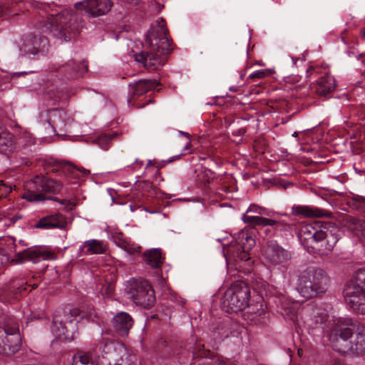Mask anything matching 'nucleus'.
I'll use <instances>...</instances> for the list:
<instances>
[{"label": "nucleus", "mask_w": 365, "mask_h": 365, "mask_svg": "<svg viewBox=\"0 0 365 365\" xmlns=\"http://www.w3.org/2000/svg\"><path fill=\"white\" fill-rule=\"evenodd\" d=\"M39 9L43 19L37 23V29L51 34L62 43L76 39L85 28L81 16L71 11L61 9L53 3L41 4Z\"/></svg>", "instance_id": "nucleus-1"}, {"label": "nucleus", "mask_w": 365, "mask_h": 365, "mask_svg": "<svg viewBox=\"0 0 365 365\" xmlns=\"http://www.w3.org/2000/svg\"><path fill=\"white\" fill-rule=\"evenodd\" d=\"M354 328L352 324L341 318L333 319L330 327L325 331V336L329 339L332 348L339 353H364L365 327L358 326L355 334Z\"/></svg>", "instance_id": "nucleus-2"}, {"label": "nucleus", "mask_w": 365, "mask_h": 365, "mask_svg": "<svg viewBox=\"0 0 365 365\" xmlns=\"http://www.w3.org/2000/svg\"><path fill=\"white\" fill-rule=\"evenodd\" d=\"M167 32L164 20H157L146 34V50L135 54V60L148 69L155 70L160 67L165 61L164 55L171 51Z\"/></svg>", "instance_id": "nucleus-3"}, {"label": "nucleus", "mask_w": 365, "mask_h": 365, "mask_svg": "<svg viewBox=\"0 0 365 365\" xmlns=\"http://www.w3.org/2000/svg\"><path fill=\"white\" fill-rule=\"evenodd\" d=\"M82 318L80 309L76 307L58 309L53 314L51 331L56 338L72 341L78 335L77 324Z\"/></svg>", "instance_id": "nucleus-4"}, {"label": "nucleus", "mask_w": 365, "mask_h": 365, "mask_svg": "<svg viewBox=\"0 0 365 365\" xmlns=\"http://www.w3.org/2000/svg\"><path fill=\"white\" fill-rule=\"evenodd\" d=\"M339 230L336 227L331 230L319 229L310 224L301 226L298 237L301 242L307 247H314L316 244L321 243L324 247L323 253L327 254L334 248L339 238Z\"/></svg>", "instance_id": "nucleus-5"}, {"label": "nucleus", "mask_w": 365, "mask_h": 365, "mask_svg": "<svg viewBox=\"0 0 365 365\" xmlns=\"http://www.w3.org/2000/svg\"><path fill=\"white\" fill-rule=\"evenodd\" d=\"M62 188L63 185L60 181L48 179L42 175H36L26 182L21 197L30 202H38L46 200H57L56 197H46L45 193H58Z\"/></svg>", "instance_id": "nucleus-6"}, {"label": "nucleus", "mask_w": 365, "mask_h": 365, "mask_svg": "<svg viewBox=\"0 0 365 365\" xmlns=\"http://www.w3.org/2000/svg\"><path fill=\"white\" fill-rule=\"evenodd\" d=\"M329 277L322 269H314L299 277L297 289L304 297L310 298L325 292Z\"/></svg>", "instance_id": "nucleus-7"}, {"label": "nucleus", "mask_w": 365, "mask_h": 365, "mask_svg": "<svg viewBox=\"0 0 365 365\" xmlns=\"http://www.w3.org/2000/svg\"><path fill=\"white\" fill-rule=\"evenodd\" d=\"M250 290L243 281L235 282L224 294L222 299V307L228 313L238 312L248 306Z\"/></svg>", "instance_id": "nucleus-8"}, {"label": "nucleus", "mask_w": 365, "mask_h": 365, "mask_svg": "<svg viewBox=\"0 0 365 365\" xmlns=\"http://www.w3.org/2000/svg\"><path fill=\"white\" fill-rule=\"evenodd\" d=\"M125 292L135 304L144 308H150L155 302L154 290L145 279H132L128 281Z\"/></svg>", "instance_id": "nucleus-9"}, {"label": "nucleus", "mask_w": 365, "mask_h": 365, "mask_svg": "<svg viewBox=\"0 0 365 365\" xmlns=\"http://www.w3.org/2000/svg\"><path fill=\"white\" fill-rule=\"evenodd\" d=\"M21 337L16 319L9 317L0 327V354H14L21 347Z\"/></svg>", "instance_id": "nucleus-10"}, {"label": "nucleus", "mask_w": 365, "mask_h": 365, "mask_svg": "<svg viewBox=\"0 0 365 365\" xmlns=\"http://www.w3.org/2000/svg\"><path fill=\"white\" fill-rule=\"evenodd\" d=\"M99 350L106 365H136L135 356L128 353L123 345L106 340L100 346Z\"/></svg>", "instance_id": "nucleus-11"}, {"label": "nucleus", "mask_w": 365, "mask_h": 365, "mask_svg": "<svg viewBox=\"0 0 365 365\" xmlns=\"http://www.w3.org/2000/svg\"><path fill=\"white\" fill-rule=\"evenodd\" d=\"M11 245L9 250L11 252H14L15 255L13 261L16 263H22L25 261H32L34 262H38L40 259L45 260H51L55 259V255L47 247H36L33 249H19V245L15 242L13 238L10 239Z\"/></svg>", "instance_id": "nucleus-12"}, {"label": "nucleus", "mask_w": 365, "mask_h": 365, "mask_svg": "<svg viewBox=\"0 0 365 365\" xmlns=\"http://www.w3.org/2000/svg\"><path fill=\"white\" fill-rule=\"evenodd\" d=\"M255 239L246 230L238 233L235 243L227 248L226 252L230 257L235 261H248L250 259L249 252L255 246Z\"/></svg>", "instance_id": "nucleus-13"}, {"label": "nucleus", "mask_w": 365, "mask_h": 365, "mask_svg": "<svg viewBox=\"0 0 365 365\" xmlns=\"http://www.w3.org/2000/svg\"><path fill=\"white\" fill-rule=\"evenodd\" d=\"M34 143V139L29 133L24 132L16 140L14 135L7 131L4 127H0V153L9 155L17 149L18 144L30 145Z\"/></svg>", "instance_id": "nucleus-14"}, {"label": "nucleus", "mask_w": 365, "mask_h": 365, "mask_svg": "<svg viewBox=\"0 0 365 365\" xmlns=\"http://www.w3.org/2000/svg\"><path fill=\"white\" fill-rule=\"evenodd\" d=\"M66 113L63 110L52 109L41 113L40 123L49 135L55 133L57 130H62L66 125Z\"/></svg>", "instance_id": "nucleus-15"}, {"label": "nucleus", "mask_w": 365, "mask_h": 365, "mask_svg": "<svg viewBox=\"0 0 365 365\" xmlns=\"http://www.w3.org/2000/svg\"><path fill=\"white\" fill-rule=\"evenodd\" d=\"M110 0H83L75 4V8L88 17H98L106 14L112 8Z\"/></svg>", "instance_id": "nucleus-16"}, {"label": "nucleus", "mask_w": 365, "mask_h": 365, "mask_svg": "<svg viewBox=\"0 0 365 365\" xmlns=\"http://www.w3.org/2000/svg\"><path fill=\"white\" fill-rule=\"evenodd\" d=\"M344 296L347 304L354 311L365 314V289L346 284L344 289Z\"/></svg>", "instance_id": "nucleus-17"}, {"label": "nucleus", "mask_w": 365, "mask_h": 365, "mask_svg": "<svg viewBox=\"0 0 365 365\" xmlns=\"http://www.w3.org/2000/svg\"><path fill=\"white\" fill-rule=\"evenodd\" d=\"M264 257L272 265L284 266L290 260L291 255L276 242H271L264 250Z\"/></svg>", "instance_id": "nucleus-18"}, {"label": "nucleus", "mask_w": 365, "mask_h": 365, "mask_svg": "<svg viewBox=\"0 0 365 365\" xmlns=\"http://www.w3.org/2000/svg\"><path fill=\"white\" fill-rule=\"evenodd\" d=\"M49 46L48 40L45 36H33L27 38L24 43L25 53L33 55L41 53L43 56L48 52Z\"/></svg>", "instance_id": "nucleus-19"}, {"label": "nucleus", "mask_w": 365, "mask_h": 365, "mask_svg": "<svg viewBox=\"0 0 365 365\" xmlns=\"http://www.w3.org/2000/svg\"><path fill=\"white\" fill-rule=\"evenodd\" d=\"M107 244L103 240L91 239L84 242L78 248V257L91 255H101L106 252Z\"/></svg>", "instance_id": "nucleus-20"}, {"label": "nucleus", "mask_w": 365, "mask_h": 365, "mask_svg": "<svg viewBox=\"0 0 365 365\" xmlns=\"http://www.w3.org/2000/svg\"><path fill=\"white\" fill-rule=\"evenodd\" d=\"M66 225V217L61 213H55L41 218L36 224L35 227L44 230L64 229Z\"/></svg>", "instance_id": "nucleus-21"}, {"label": "nucleus", "mask_w": 365, "mask_h": 365, "mask_svg": "<svg viewBox=\"0 0 365 365\" xmlns=\"http://www.w3.org/2000/svg\"><path fill=\"white\" fill-rule=\"evenodd\" d=\"M112 324L118 334L124 336L128 334L129 330L132 328L133 320L129 314L120 312L113 317Z\"/></svg>", "instance_id": "nucleus-22"}, {"label": "nucleus", "mask_w": 365, "mask_h": 365, "mask_svg": "<svg viewBox=\"0 0 365 365\" xmlns=\"http://www.w3.org/2000/svg\"><path fill=\"white\" fill-rule=\"evenodd\" d=\"M156 81L140 80L130 84L129 95L130 97L128 99V103L130 105L131 100L138 98L147 93L149 90L154 89L158 86Z\"/></svg>", "instance_id": "nucleus-23"}, {"label": "nucleus", "mask_w": 365, "mask_h": 365, "mask_svg": "<svg viewBox=\"0 0 365 365\" xmlns=\"http://www.w3.org/2000/svg\"><path fill=\"white\" fill-rule=\"evenodd\" d=\"M86 61H81L75 67L73 61L61 65L57 68L58 72L63 73L67 78H75L83 75L88 70Z\"/></svg>", "instance_id": "nucleus-24"}, {"label": "nucleus", "mask_w": 365, "mask_h": 365, "mask_svg": "<svg viewBox=\"0 0 365 365\" xmlns=\"http://www.w3.org/2000/svg\"><path fill=\"white\" fill-rule=\"evenodd\" d=\"M292 210L293 215L306 217H320L328 215V212L312 206L294 205Z\"/></svg>", "instance_id": "nucleus-25"}, {"label": "nucleus", "mask_w": 365, "mask_h": 365, "mask_svg": "<svg viewBox=\"0 0 365 365\" xmlns=\"http://www.w3.org/2000/svg\"><path fill=\"white\" fill-rule=\"evenodd\" d=\"M336 88L335 79L330 75L322 77L315 86L316 92L320 96H326Z\"/></svg>", "instance_id": "nucleus-26"}, {"label": "nucleus", "mask_w": 365, "mask_h": 365, "mask_svg": "<svg viewBox=\"0 0 365 365\" xmlns=\"http://www.w3.org/2000/svg\"><path fill=\"white\" fill-rule=\"evenodd\" d=\"M327 314L320 307H316L312 309L309 319H307V323L313 328L324 329L323 324L327 319Z\"/></svg>", "instance_id": "nucleus-27"}, {"label": "nucleus", "mask_w": 365, "mask_h": 365, "mask_svg": "<svg viewBox=\"0 0 365 365\" xmlns=\"http://www.w3.org/2000/svg\"><path fill=\"white\" fill-rule=\"evenodd\" d=\"M348 230L361 240H365V222L351 217L346 224Z\"/></svg>", "instance_id": "nucleus-28"}, {"label": "nucleus", "mask_w": 365, "mask_h": 365, "mask_svg": "<svg viewBox=\"0 0 365 365\" xmlns=\"http://www.w3.org/2000/svg\"><path fill=\"white\" fill-rule=\"evenodd\" d=\"M144 259L153 268H158L163 262L162 253L158 249H153L144 253Z\"/></svg>", "instance_id": "nucleus-29"}, {"label": "nucleus", "mask_w": 365, "mask_h": 365, "mask_svg": "<svg viewBox=\"0 0 365 365\" xmlns=\"http://www.w3.org/2000/svg\"><path fill=\"white\" fill-rule=\"evenodd\" d=\"M63 172L65 173L68 178H80L90 174V171L84 168H78L71 165L64 166Z\"/></svg>", "instance_id": "nucleus-30"}, {"label": "nucleus", "mask_w": 365, "mask_h": 365, "mask_svg": "<svg viewBox=\"0 0 365 365\" xmlns=\"http://www.w3.org/2000/svg\"><path fill=\"white\" fill-rule=\"evenodd\" d=\"M72 365H106L103 361L95 363L92 361L89 354H78L73 357Z\"/></svg>", "instance_id": "nucleus-31"}, {"label": "nucleus", "mask_w": 365, "mask_h": 365, "mask_svg": "<svg viewBox=\"0 0 365 365\" xmlns=\"http://www.w3.org/2000/svg\"><path fill=\"white\" fill-rule=\"evenodd\" d=\"M114 242L115 243L117 244L118 247H121L123 250L128 253L134 254L135 252H140V246H135L134 245L131 244L130 242L125 240L118 238L114 240Z\"/></svg>", "instance_id": "nucleus-32"}, {"label": "nucleus", "mask_w": 365, "mask_h": 365, "mask_svg": "<svg viewBox=\"0 0 365 365\" xmlns=\"http://www.w3.org/2000/svg\"><path fill=\"white\" fill-rule=\"evenodd\" d=\"M347 284H353L355 287L365 289V268L359 269L354 274L353 279Z\"/></svg>", "instance_id": "nucleus-33"}, {"label": "nucleus", "mask_w": 365, "mask_h": 365, "mask_svg": "<svg viewBox=\"0 0 365 365\" xmlns=\"http://www.w3.org/2000/svg\"><path fill=\"white\" fill-rule=\"evenodd\" d=\"M255 225L262 226V227H266V226H282L285 227L286 225L281 222V221H276L272 219L262 217H257V222Z\"/></svg>", "instance_id": "nucleus-34"}, {"label": "nucleus", "mask_w": 365, "mask_h": 365, "mask_svg": "<svg viewBox=\"0 0 365 365\" xmlns=\"http://www.w3.org/2000/svg\"><path fill=\"white\" fill-rule=\"evenodd\" d=\"M348 203L356 209L365 212V197L360 195H354Z\"/></svg>", "instance_id": "nucleus-35"}, {"label": "nucleus", "mask_w": 365, "mask_h": 365, "mask_svg": "<svg viewBox=\"0 0 365 365\" xmlns=\"http://www.w3.org/2000/svg\"><path fill=\"white\" fill-rule=\"evenodd\" d=\"M198 180L205 185L209 184L213 179V173L206 168H202L200 173L197 175Z\"/></svg>", "instance_id": "nucleus-36"}, {"label": "nucleus", "mask_w": 365, "mask_h": 365, "mask_svg": "<svg viewBox=\"0 0 365 365\" xmlns=\"http://www.w3.org/2000/svg\"><path fill=\"white\" fill-rule=\"evenodd\" d=\"M247 213L253 212L259 215H268L267 210L255 204H251L247 208Z\"/></svg>", "instance_id": "nucleus-37"}, {"label": "nucleus", "mask_w": 365, "mask_h": 365, "mask_svg": "<svg viewBox=\"0 0 365 365\" xmlns=\"http://www.w3.org/2000/svg\"><path fill=\"white\" fill-rule=\"evenodd\" d=\"M268 74H269V72L267 70L261 69V70H258V71L251 73L249 76V78L251 79H255V78L259 79V78H262L267 76Z\"/></svg>", "instance_id": "nucleus-38"}, {"label": "nucleus", "mask_w": 365, "mask_h": 365, "mask_svg": "<svg viewBox=\"0 0 365 365\" xmlns=\"http://www.w3.org/2000/svg\"><path fill=\"white\" fill-rule=\"evenodd\" d=\"M258 216H250L246 214H243L242 215V221L246 224H250L252 225H255L257 222V219Z\"/></svg>", "instance_id": "nucleus-39"}, {"label": "nucleus", "mask_w": 365, "mask_h": 365, "mask_svg": "<svg viewBox=\"0 0 365 365\" xmlns=\"http://www.w3.org/2000/svg\"><path fill=\"white\" fill-rule=\"evenodd\" d=\"M21 217L20 215H14L13 217L6 218L4 220V225L6 226H11L14 225L19 220H20Z\"/></svg>", "instance_id": "nucleus-40"}, {"label": "nucleus", "mask_w": 365, "mask_h": 365, "mask_svg": "<svg viewBox=\"0 0 365 365\" xmlns=\"http://www.w3.org/2000/svg\"><path fill=\"white\" fill-rule=\"evenodd\" d=\"M122 2L131 4V5H136L138 4L140 0H120Z\"/></svg>", "instance_id": "nucleus-41"}, {"label": "nucleus", "mask_w": 365, "mask_h": 365, "mask_svg": "<svg viewBox=\"0 0 365 365\" xmlns=\"http://www.w3.org/2000/svg\"><path fill=\"white\" fill-rule=\"evenodd\" d=\"M190 146H191V140H190V138L187 139V142H186L185 145L182 150L183 151L188 150L190 149Z\"/></svg>", "instance_id": "nucleus-42"}, {"label": "nucleus", "mask_w": 365, "mask_h": 365, "mask_svg": "<svg viewBox=\"0 0 365 365\" xmlns=\"http://www.w3.org/2000/svg\"><path fill=\"white\" fill-rule=\"evenodd\" d=\"M178 133H179V135H180V136L183 135V136H185V137L186 138V139H187V138H190V134H189L188 133H186V132H184V131H181V130H180V131L178 132Z\"/></svg>", "instance_id": "nucleus-43"}, {"label": "nucleus", "mask_w": 365, "mask_h": 365, "mask_svg": "<svg viewBox=\"0 0 365 365\" xmlns=\"http://www.w3.org/2000/svg\"><path fill=\"white\" fill-rule=\"evenodd\" d=\"M26 288L25 286H24L23 284L20 285L16 288V293L21 292L22 290H26Z\"/></svg>", "instance_id": "nucleus-44"}, {"label": "nucleus", "mask_w": 365, "mask_h": 365, "mask_svg": "<svg viewBox=\"0 0 365 365\" xmlns=\"http://www.w3.org/2000/svg\"><path fill=\"white\" fill-rule=\"evenodd\" d=\"M134 164L138 167L140 168L143 165V161L139 160L138 158L135 160Z\"/></svg>", "instance_id": "nucleus-45"}, {"label": "nucleus", "mask_w": 365, "mask_h": 365, "mask_svg": "<svg viewBox=\"0 0 365 365\" xmlns=\"http://www.w3.org/2000/svg\"><path fill=\"white\" fill-rule=\"evenodd\" d=\"M292 63L294 65H296L297 61L303 62L302 59H300L299 58H294V57H292Z\"/></svg>", "instance_id": "nucleus-46"}, {"label": "nucleus", "mask_w": 365, "mask_h": 365, "mask_svg": "<svg viewBox=\"0 0 365 365\" xmlns=\"http://www.w3.org/2000/svg\"><path fill=\"white\" fill-rule=\"evenodd\" d=\"M145 184V186L148 189V188H150V189H153V183L150 182H144Z\"/></svg>", "instance_id": "nucleus-47"}, {"label": "nucleus", "mask_w": 365, "mask_h": 365, "mask_svg": "<svg viewBox=\"0 0 365 365\" xmlns=\"http://www.w3.org/2000/svg\"><path fill=\"white\" fill-rule=\"evenodd\" d=\"M361 38L365 41V27L361 31Z\"/></svg>", "instance_id": "nucleus-48"}, {"label": "nucleus", "mask_w": 365, "mask_h": 365, "mask_svg": "<svg viewBox=\"0 0 365 365\" xmlns=\"http://www.w3.org/2000/svg\"><path fill=\"white\" fill-rule=\"evenodd\" d=\"M19 245H21L22 247L26 246V244H24V241H23V240H20L19 241Z\"/></svg>", "instance_id": "nucleus-49"}, {"label": "nucleus", "mask_w": 365, "mask_h": 365, "mask_svg": "<svg viewBox=\"0 0 365 365\" xmlns=\"http://www.w3.org/2000/svg\"><path fill=\"white\" fill-rule=\"evenodd\" d=\"M230 91H236V88L235 87H230Z\"/></svg>", "instance_id": "nucleus-50"}, {"label": "nucleus", "mask_w": 365, "mask_h": 365, "mask_svg": "<svg viewBox=\"0 0 365 365\" xmlns=\"http://www.w3.org/2000/svg\"><path fill=\"white\" fill-rule=\"evenodd\" d=\"M333 365H343V364H341V363H339V362H336V363H334Z\"/></svg>", "instance_id": "nucleus-51"}, {"label": "nucleus", "mask_w": 365, "mask_h": 365, "mask_svg": "<svg viewBox=\"0 0 365 365\" xmlns=\"http://www.w3.org/2000/svg\"><path fill=\"white\" fill-rule=\"evenodd\" d=\"M290 319H291L292 320H293V321H294V320H295V318H294V317H290Z\"/></svg>", "instance_id": "nucleus-52"}, {"label": "nucleus", "mask_w": 365, "mask_h": 365, "mask_svg": "<svg viewBox=\"0 0 365 365\" xmlns=\"http://www.w3.org/2000/svg\"><path fill=\"white\" fill-rule=\"evenodd\" d=\"M306 72H307V74L308 75V73H309V69H307V70L306 71Z\"/></svg>", "instance_id": "nucleus-53"}, {"label": "nucleus", "mask_w": 365, "mask_h": 365, "mask_svg": "<svg viewBox=\"0 0 365 365\" xmlns=\"http://www.w3.org/2000/svg\"><path fill=\"white\" fill-rule=\"evenodd\" d=\"M1 15V8L0 7V16Z\"/></svg>", "instance_id": "nucleus-54"}, {"label": "nucleus", "mask_w": 365, "mask_h": 365, "mask_svg": "<svg viewBox=\"0 0 365 365\" xmlns=\"http://www.w3.org/2000/svg\"><path fill=\"white\" fill-rule=\"evenodd\" d=\"M274 1H276V2H277V1H278V0H274Z\"/></svg>", "instance_id": "nucleus-55"}]
</instances>
